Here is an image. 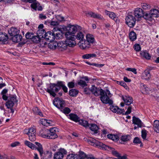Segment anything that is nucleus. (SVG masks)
Instances as JSON below:
<instances>
[{"instance_id":"1","label":"nucleus","mask_w":159,"mask_h":159,"mask_svg":"<svg viewBox=\"0 0 159 159\" xmlns=\"http://www.w3.org/2000/svg\"><path fill=\"white\" fill-rule=\"evenodd\" d=\"M57 129L52 128L49 129H46L43 130V132L40 133V136L43 138L54 139L57 137L56 132Z\"/></svg>"},{"instance_id":"2","label":"nucleus","mask_w":159,"mask_h":159,"mask_svg":"<svg viewBox=\"0 0 159 159\" xmlns=\"http://www.w3.org/2000/svg\"><path fill=\"white\" fill-rule=\"evenodd\" d=\"M78 25H72L69 24L66 27V30L67 31L65 33V35L67 40H73L75 39V33L77 31Z\"/></svg>"},{"instance_id":"3","label":"nucleus","mask_w":159,"mask_h":159,"mask_svg":"<svg viewBox=\"0 0 159 159\" xmlns=\"http://www.w3.org/2000/svg\"><path fill=\"white\" fill-rule=\"evenodd\" d=\"M60 81H58L56 83H50L49 88L45 89L46 91L52 97L56 96L55 93L58 92L60 89Z\"/></svg>"},{"instance_id":"4","label":"nucleus","mask_w":159,"mask_h":159,"mask_svg":"<svg viewBox=\"0 0 159 159\" xmlns=\"http://www.w3.org/2000/svg\"><path fill=\"white\" fill-rule=\"evenodd\" d=\"M44 38L46 40H55V39H62V34L61 33L57 34L56 35H55L53 32H52L51 31L47 32L44 34Z\"/></svg>"},{"instance_id":"5","label":"nucleus","mask_w":159,"mask_h":159,"mask_svg":"<svg viewBox=\"0 0 159 159\" xmlns=\"http://www.w3.org/2000/svg\"><path fill=\"white\" fill-rule=\"evenodd\" d=\"M100 94L101 96L100 98L102 102L106 104H109L111 105L113 103V101L112 99H110L109 97L105 93V92L103 90H101Z\"/></svg>"},{"instance_id":"6","label":"nucleus","mask_w":159,"mask_h":159,"mask_svg":"<svg viewBox=\"0 0 159 159\" xmlns=\"http://www.w3.org/2000/svg\"><path fill=\"white\" fill-rule=\"evenodd\" d=\"M80 40L78 44L81 49H84L88 48L90 47L91 44H93L95 40Z\"/></svg>"},{"instance_id":"7","label":"nucleus","mask_w":159,"mask_h":159,"mask_svg":"<svg viewBox=\"0 0 159 159\" xmlns=\"http://www.w3.org/2000/svg\"><path fill=\"white\" fill-rule=\"evenodd\" d=\"M126 24L130 28L133 27L135 23L136 19L132 15L129 14L126 17Z\"/></svg>"},{"instance_id":"8","label":"nucleus","mask_w":159,"mask_h":159,"mask_svg":"<svg viewBox=\"0 0 159 159\" xmlns=\"http://www.w3.org/2000/svg\"><path fill=\"white\" fill-rule=\"evenodd\" d=\"M53 102L54 105L60 110L64 107L65 106V101L59 98H55Z\"/></svg>"},{"instance_id":"9","label":"nucleus","mask_w":159,"mask_h":159,"mask_svg":"<svg viewBox=\"0 0 159 159\" xmlns=\"http://www.w3.org/2000/svg\"><path fill=\"white\" fill-rule=\"evenodd\" d=\"M134 14L135 18H137L138 20H139L140 18L143 17L144 13L142 9L137 8L134 10Z\"/></svg>"},{"instance_id":"10","label":"nucleus","mask_w":159,"mask_h":159,"mask_svg":"<svg viewBox=\"0 0 159 159\" xmlns=\"http://www.w3.org/2000/svg\"><path fill=\"white\" fill-rule=\"evenodd\" d=\"M67 48V45L65 40H63L57 43V48L60 51H64L66 50Z\"/></svg>"},{"instance_id":"11","label":"nucleus","mask_w":159,"mask_h":159,"mask_svg":"<svg viewBox=\"0 0 159 159\" xmlns=\"http://www.w3.org/2000/svg\"><path fill=\"white\" fill-rule=\"evenodd\" d=\"M102 148H103L105 150H110L112 154L115 157H117V158L120 155V154L116 151L114 148L105 144H102Z\"/></svg>"},{"instance_id":"12","label":"nucleus","mask_w":159,"mask_h":159,"mask_svg":"<svg viewBox=\"0 0 159 159\" xmlns=\"http://www.w3.org/2000/svg\"><path fill=\"white\" fill-rule=\"evenodd\" d=\"M101 90L103 89L97 88L94 85H92L90 89V91L95 96H98L100 95Z\"/></svg>"},{"instance_id":"13","label":"nucleus","mask_w":159,"mask_h":159,"mask_svg":"<svg viewBox=\"0 0 159 159\" xmlns=\"http://www.w3.org/2000/svg\"><path fill=\"white\" fill-rule=\"evenodd\" d=\"M131 139V136L129 135H125L121 136L120 140L121 143L123 144L129 141Z\"/></svg>"},{"instance_id":"14","label":"nucleus","mask_w":159,"mask_h":159,"mask_svg":"<svg viewBox=\"0 0 159 159\" xmlns=\"http://www.w3.org/2000/svg\"><path fill=\"white\" fill-rule=\"evenodd\" d=\"M48 42L47 46L50 49L54 50L57 48V43L56 40H48Z\"/></svg>"},{"instance_id":"15","label":"nucleus","mask_w":159,"mask_h":159,"mask_svg":"<svg viewBox=\"0 0 159 159\" xmlns=\"http://www.w3.org/2000/svg\"><path fill=\"white\" fill-rule=\"evenodd\" d=\"M30 43H36L38 44V46L41 47H45L47 46V43L46 40H31Z\"/></svg>"},{"instance_id":"16","label":"nucleus","mask_w":159,"mask_h":159,"mask_svg":"<svg viewBox=\"0 0 159 159\" xmlns=\"http://www.w3.org/2000/svg\"><path fill=\"white\" fill-rule=\"evenodd\" d=\"M110 110L113 112L117 113L124 114L125 112L124 110L122 109L119 108L117 106H111L110 107Z\"/></svg>"},{"instance_id":"17","label":"nucleus","mask_w":159,"mask_h":159,"mask_svg":"<svg viewBox=\"0 0 159 159\" xmlns=\"http://www.w3.org/2000/svg\"><path fill=\"white\" fill-rule=\"evenodd\" d=\"M133 123L135 125H137V127H142L143 126V124L141 121L138 118L134 116L133 117Z\"/></svg>"},{"instance_id":"18","label":"nucleus","mask_w":159,"mask_h":159,"mask_svg":"<svg viewBox=\"0 0 159 159\" xmlns=\"http://www.w3.org/2000/svg\"><path fill=\"white\" fill-rule=\"evenodd\" d=\"M66 27L64 25H58L57 26L55 27L52 31L54 33L57 31H59L62 33L66 30Z\"/></svg>"},{"instance_id":"19","label":"nucleus","mask_w":159,"mask_h":159,"mask_svg":"<svg viewBox=\"0 0 159 159\" xmlns=\"http://www.w3.org/2000/svg\"><path fill=\"white\" fill-rule=\"evenodd\" d=\"M122 98L125 102V103L128 105H130L133 102L132 98L129 96H123Z\"/></svg>"},{"instance_id":"20","label":"nucleus","mask_w":159,"mask_h":159,"mask_svg":"<svg viewBox=\"0 0 159 159\" xmlns=\"http://www.w3.org/2000/svg\"><path fill=\"white\" fill-rule=\"evenodd\" d=\"M19 30L16 28L12 27L8 30V33L11 36L14 37L19 32Z\"/></svg>"},{"instance_id":"21","label":"nucleus","mask_w":159,"mask_h":159,"mask_svg":"<svg viewBox=\"0 0 159 159\" xmlns=\"http://www.w3.org/2000/svg\"><path fill=\"white\" fill-rule=\"evenodd\" d=\"M31 7L35 10H36L37 9L39 11L42 10V7L40 6L39 3L37 1L31 4Z\"/></svg>"},{"instance_id":"22","label":"nucleus","mask_w":159,"mask_h":159,"mask_svg":"<svg viewBox=\"0 0 159 159\" xmlns=\"http://www.w3.org/2000/svg\"><path fill=\"white\" fill-rule=\"evenodd\" d=\"M44 30H39L37 32V39H38V40H41L42 39L44 38Z\"/></svg>"},{"instance_id":"23","label":"nucleus","mask_w":159,"mask_h":159,"mask_svg":"<svg viewBox=\"0 0 159 159\" xmlns=\"http://www.w3.org/2000/svg\"><path fill=\"white\" fill-rule=\"evenodd\" d=\"M88 127L91 131L94 132V133L97 134L98 133V127L96 124H89V126Z\"/></svg>"},{"instance_id":"24","label":"nucleus","mask_w":159,"mask_h":159,"mask_svg":"<svg viewBox=\"0 0 159 159\" xmlns=\"http://www.w3.org/2000/svg\"><path fill=\"white\" fill-rule=\"evenodd\" d=\"M26 38L27 39H37L36 36L34 35L33 33L28 32L26 33L25 35Z\"/></svg>"},{"instance_id":"25","label":"nucleus","mask_w":159,"mask_h":159,"mask_svg":"<svg viewBox=\"0 0 159 159\" xmlns=\"http://www.w3.org/2000/svg\"><path fill=\"white\" fill-rule=\"evenodd\" d=\"M151 75L149 70H146L143 73L142 78L143 79L147 80L150 78Z\"/></svg>"},{"instance_id":"26","label":"nucleus","mask_w":159,"mask_h":159,"mask_svg":"<svg viewBox=\"0 0 159 159\" xmlns=\"http://www.w3.org/2000/svg\"><path fill=\"white\" fill-rule=\"evenodd\" d=\"M69 118L75 122L79 121V117L76 115L74 114H70L69 115Z\"/></svg>"},{"instance_id":"27","label":"nucleus","mask_w":159,"mask_h":159,"mask_svg":"<svg viewBox=\"0 0 159 159\" xmlns=\"http://www.w3.org/2000/svg\"><path fill=\"white\" fill-rule=\"evenodd\" d=\"M151 15L153 17H157L159 16V10L156 9H151L150 11Z\"/></svg>"},{"instance_id":"28","label":"nucleus","mask_w":159,"mask_h":159,"mask_svg":"<svg viewBox=\"0 0 159 159\" xmlns=\"http://www.w3.org/2000/svg\"><path fill=\"white\" fill-rule=\"evenodd\" d=\"M105 13L106 15L109 16L114 20L116 19V15L115 14L112 12H110L107 10H105Z\"/></svg>"},{"instance_id":"29","label":"nucleus","mask_w":159,"mask_h":159,"mask_svg":"<svg viewBox=\"0 0 159 159\" xmlns=\"http://www.w3.org/2000/svg\"><path fill=\"white\" fill-rule=\"evenodd\" d=\"M35 143L38 146V148L36 147V149H37L38 151L39 152L40 155L41 156L43 153V150L42 146L39 143L35 142Z\"/></svg>"},{"instance_id":"30","label":"nucleus","mask_w":159,"mask_h":159,"mask_svg":"<svg viewBox=\"0 0 159 159\" xmlns=\"http://www.w3.org/2000/svg\"><path fill=\"white\" fill-rule=\"evenodd\" d=\"M99 142L96 140V139L90 138L89 141L88 143L92 146H98L99 144Z\"/></svg>"},{"instance_id":"31","label":"nucleus","mask_w":159,"mask_h":159,"mask_svg":"<svg viewBox=\"0 0 159 159\" xmlns=\"http://www.w3.org/2000/svg\"><path fill=\"white\" fill-rule=\"evenodd\" d=\"M79 93V91L77 90L72 89L70 90L69 91V94L72 97H75Z\"/></svg>"},{"instance_id":"32","label":"nucleus","mask_w":159,"mask_h":159,"mask_svg":"<svg viewBox=\"0 0 159 159\" xmlns=\"http://www.w3.org/2000/svg\"><path fill=\"white\" fill-rule=\"evenodd\" d=\"M25 144L32 149H36V146L29 141L25 140L24 142Z\"/></svg>"},{"instance_id":"33","label":"nucleus","mask_w":159,"mask_h":159,"mask_svg":"<svg viewBox=\"0 0 159 159\" xmlns=\"http://www.w3.org/2000/svg\"><path fill=\"white\" fill-rule=\"evenodd\" d=\"M78 122L80 124L85 127H87L89 126V124L88 122L85 120H79Z\"/></svg>"},{"instance_id":"34","label":"nucleus","mask_w":159,"mask_h":159,"mask_svg":"<svg viewBox=\"0 0 159 159\" xmlns=\"http://www.w3.org/2000/svg\"><path fill=\"white\" fill-rule=\"evenodd\" d=\"M107 137L108 138L111 139L113 141H117L119 139L118 136L116 135L110 134L107 135Z\"/></svg>"},{"instance_id":"35","label":"nucleus","mask_w":159,"mask_h":159,"mask_svg":"<svg viewBox=\"0 0 159 159\" xmlns=\"http://www.w3.org/2000/svg\"><path fill=\"white\" fill-rule=\"evenodd\" d=\"M63 157L64 155L58 152L54 154L53 158L54 159H63Z\"/></svg>"},{"instance_id":"36","label":"nucleus","mask_w":159,"mask_h":159,"mask_svg":"<svg viewBox=\"0 0 159 159\" xmlns=\"http://www.w3.org/2000/svg\"><path fill=\"white\" fill-rule=\"evenodd\" d=\"M65 41L67 45V46L73 47L75 46L76 44L75 40H65Z\"/></svg>"},{"instance_id":"37","label":"nucleus","mask_w":159,"mask_h":159,"mask_svg":"<svg viewBox=\"0 0 159 159\" xmlns=\"http://www.w3.org/2000/svg\"><path fill=\"white\" fill-rule=\"evenodd\" d=\"M153 127L155 130L157 132V130L159 131V121L155 120L154 122Z\"/></svg>"},{"instance_id":"38","label":"nucleus","mask_w":159,"mask_h":159,"mask_svg":"<svg viewBox=\"0 0 159 159\" xmlns=\"http://www.w3.org/2000/svg\"><path fill=\"white\" fill-rule=\"evenodd\" d=\"M8 39V36L7 34L0 32V40H7Z\"/></svg>"},{"instance_id":"39","label":"nucleus","mask_w":159,"mask_h":159,"mask_svg":"<svg viewBox=\"0 0 159 159\" xmlns=\"http://www.w3.org/2000/svg\"><path fill=\"white\" fill-rule=\"evenodd\" d=\"M59 84L60 85V89L62 88L63 91L65 93H67L68 91V89L64 84V82L63 81H60V84Z\"/></svg>"},{"instance_id":"40","label":"nucleus","mask_w":159,"mask_h":159,"mask_svg":"<svg viewBox=\"0 0 159 159\" xmlns=\"http://www.w3.org/2000/svg\"><path fill=\"white\" fill-rule=\"evenodd\" d=\"M61 111L65 114H68L71 111L70 109L68 107H63L60 109Z\"/></svg>"},{"instance_id":"41","label":"nucleus","mask_w":159,"mask_h":159,"mask_svg":"<svg viewBox=\"0 0 159 159\" xmlns=\"http://www.w3.org/2000/svg\"><path fill=\"white\" fill-rule=\"evenodd\" d=\"M84 37V35L81 32H79L77 33L76 35H75V39L78 40H83Z\"/></svg>"},{"instance_id":"42","label":"nucleus","mask_w":159,"mask_h":159,"mask_svg":"<svg viewBox=\"0 0 159 159\" xmlns=\"http://www.w3.org/2000/svg\"><path fill=\"white\" fill-rule=\"evenodd\" d=\"M129 36L130 40H135L136 39V34L133 31L131 32L130 33Z\"/></svg>"},{"instance_id":"43","label":"nucleus","mask_w":159,"mask_h":159,"mask_svg":"<svg viewBox=\"0 0 159 159\" xmlns=\"http://www.w3.org/2000/svg\"><path fill=\"white\" fill-rule=\"evenodd\" d=\"M34 133H36V131L35 128L34 127L30 128L29 129L28 132L27 133H25V134L28 135Z\"/></svg>"},{"instance_id":"44","label":"nucleus","mask_w":159,"mask_h":159,"mask_svg":"<svg viewBox=\"0 0 159 159\" xmlns=\"http://www.w3.org/2000/svg\"><path fill=\"white\" fill-rule=\"evenodd\" d=\"M8 100H9L10 102H12L14 104L15 103H16L18 102V100L16 98V96L13 95L12 96L10 97L9 98Z\"/></svg>"},{"instance_id":"45","label":"nucleus","mask_w":159,"mask_h":159,"mask_svg":"<svg viewBox=\"0 0 159 159\" xmlns=\"http://www.w3.org/2000/svg\"><path fill=\"white\" fill-rule=\"evenodd\" d=\"M142 56L147 59H149L151 56L148 53L145 52H142L140 53Z\"/></svg>"},{"instance_id":"46","label":"nucleus","mask_w":159,"mask_h":159,"mask_svg":"<svg viewBox=\"0 0 159 159\" xmlns=\"http://www.w3.org/2000/svg\"><path fill=\"white\" fill-rule=\"evenodd\" d=\"M14 104L11 102H10L9 100L6 102V106L8 108H12Z\"/></svg>"},{"instance_id":"47","label":"nucleus","mask_w":159,"mask_h":159,"mask_svg":"<svg viewBox=\"0 0 159 159\" xmlns=\"http://www.w3.org/2000/svg\"><path fill=\"white\" fill-rule=\"evenodd\" d=\"M36 133L31 134H29L28 136L29 139L32 142L36 140Z\"/></svg>"},{"instance_id":"48","label":"nucleus","mask_w":159,"mask_h":159,"mask_svg":"<svg viewBox=\"0 0 159 159\" xmlns=\"http://www.w3.org/2000/svg\"><path fill=\"white\" fill-rule=\"evenodd\" d=\"M143 17L145 19L151 21L152 20V18L153 17L152 16V15H151V13H150V12L149 14L146 13L145 15H144Z\"/></svg>"},{"instance_id":"49","label":"nucleus","mask_w":159,"mask_h":159,"mask_svg":"<svg viewBox=\"0 0 159 159\" xmlns=\"http://www.w3.org/2000/svg\"><path fill=\"white\" fill-rule=\"evenodd\" d=\"M78 84L82 87L87 86V83L84 81L81 80L78 82Z\"/></svg>"},{"instance_id":"50","label":"nucleus","mask_w":159,"mask_h":159,"mask_svg":"<svg viewBox=\"0 0 159 159\" xmlns=\"http://www.w3.org/2000/svg\"><path fill=\"white\" fill-rule=\"evenodd\" d=\"M147 131L145 129H143L142 131V137L144 139H146L147 136Z\"/></svg>"},{"instance_id":"51","label":"nucleus","mask_w":159,"mask_h":159,"mask_svg":"<svg viewBox=\"0 0 159 159\" xmlns=\"http://www.w3.org/2000/svg\"><path fill=\"white\" fill-rule=\"evenodd\" d=\"M141 87L143 91H145L146 93H147L149 90L148 88L143 84H141Z\"/></svg>"},{"instance_id":"52","label":"nucleus","mask_w":159,"mask_h":159,"mask_svg":"<svg viewBox=\"0 0 159 159\" xmlns=\"http://www.w3.org/2000/svg\"><path fill=\"white\" fill-rule=\"evenodd\" d=\"M117 83L118 84H120V85L124 87L125 88H127V86L126 83H125L123 81H117Z\"/></svg>"},{"instance_id":"53","label":"nucleus","mask_w":159,"mask_h":159,"mask_svg":"<svg viewBox=\"0 0 159 159\" xmlns=\"http://www.w3.org/2000/svg\"><path fill=\"white\" fill-rule=\"evenodd\" d=\"M66 159H77V158L76 155L71 154L67 156Z\"/></svg>"},{"instance_id":"54","label":"nucleus","mask_w":159,"mask_h":159,"mask_svg":"<svg viewBox=\"0 0 159 159\" xmlns=\"http://www.w3.org/2000/svg\"><path fill=\"white\" fill-rule=\"evenodd\" d=\"M142 8L144 9H147L150 8V6L146 3H143L142 4Z\"/></svg>"},{"instance_id":"55","label":"nucleus","mask_w":159,"mask_h":159,"mask_svg":"<svg viewBox=\"0 0 159 159\" xmlns=\"http://www.w3.org/2000/svg\"><path fill=\"white\" fill-rule=\"evenodd\" d=\"M50 25L54 27L57 26L59 25V23L57 21H51Z\"/></svg>"},{"instance_id":"56","label":"nucleus","mask_w":159,"mask_h":159,"mask_svg":"<svg viewBox=\"0 0 159 159\" xmlns=\"http://www.w3.org/2000/svg\"><path fill=\"white\" fill-rule=\"evenodd\" d=\"M93 18H97L99 20H102L103 19V16L100 14L95 13Z\"/></svg>"},{"instance_id":"57","label":"nucleus","mask_w":159,"mask_h":159,"mask_svg":"<svg viewBox=\"0 0 159 159\" xmlns=\"http://www.w3.org/2000/svg\"><path fill=\"white\" fill-rule=\"evenodd\" d=\"M126 70L127 71H131L135 74H136L137 73L136 69L134 68H128L126 69Z\"/></svg>"},{"instance_id":"58","label":"nucleus","mask_w":159,"mask_h":159,"mask_svg":"<svg viewBox=\"0 0 159 159\" xmlns=\"http://www.w3.org/2000/svg\"><path fill=\"white\" fill-rule=\"evenodd\" d=\"M79 156L81 159H84L86 157V154L83 152H80Z\"/></svg>"},{"instance_id":"59","label":"nucleus","mask_w":159,"mask_h":159,"mask_svg":"<svg viewBox=\"0 0 159 159\" xmlns=\"http://www.w3.org/2000/svg\"><path fill=\"white\" fill-rule=\"evenodd\" d=\"M86 40H94V38L92 34H88L86 36Z\"/></svg>"},{"instance_id":"60","label":"nucleus","mask_w":159,"mask_h":159,"mask_svg":"<svg viewBox=\"0 0 159 159\" xmlns=\"http://www.w3.org/2000/svg\"><path fill=\"white\" fill-rule=\"evenodd\" d=\"M30 41H31V40H27V41H26V40H24L22 42H19V43H18V47H21L24 44H25L26 43L28 42H30Z\"/></svg>"},{"instance_id":"61","label":"nucleus","mask_w":159,"mask_h":159,"mask_svg":"<svg viewBox=\"0 0 159 159\" xmlns=\"http://www.w3.org/2000/svg\"><path fill=\"white\" fill-rule=\"evenodd\" d=\"M133 143H135L139 144L141 143V142L139 138L136 137L134 139Z\"/></svg>"},{"instance_id":"62","label":"nucleus","mask_w":159,"mask_h":159,"mask_svg":"<svg viewBox=\"0 0 159 159\" xmlns=\"http://www.w3.org/2000/svg\"><path fill=\"white\" fill-rule=\"evenodd\" d=\"M58 152L62 154L63 155H64L66 154L67 153V152L66 150H65L64 148H61L59 149Z\"/></svg>"},{"instance_id":"63","label":"nucleus","mask_w":159,"mask_h":159,"mask_svg":"<svg viewBox=\"0 0 159 159\" xmlns=\"http://www.w3.org/2000/svg\"><path fill=\"white\" fill-rule=\"evenodd\" d=\"M47 120L45 119H42L40 120V123L42 125L45 126L47 125Z\"/></svg>"},{"instance_id":"64","label":"nucleus","mask_w":159,"mask_h":159,"mask_svg":"<svg viewBox=\"0 0 159 159\" xmlns=\"http://www.w3.org/2000/svg\"><path fill=\"white\" fill-rule=\"evenodd\" d=\"M134 49L137 51H139L141 49V48L139 44H136L134 45Z\"/></svg>"}]
</instances>
